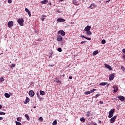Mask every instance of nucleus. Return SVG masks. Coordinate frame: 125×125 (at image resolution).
<instances>
[{"instance_id": "nucleus-55", "label": "nucleus", "mask_w": 125, "mask_h": 125, "mask_svg": "<svg viewBox=\"0 0 125 125\" xmlns=\"http://www.w3.org/2000/svg\"><path fill=\"white\" fill-rule=\"evenodd\" d=\"M111 0H108L106 1V2H109Z\"/></svg>"}, {"instance_id": "nucleus-17", "label": "nucleus", "mask_w": 125, "mask_h": 125, "mask_svg": "<svg viewBox=\"0 0 125 125\" xmlns=\"http://www.w3.org/2000/svg\"><path fill=\"white\" fill-rule=\"evenodd\" d=\"M26 12H27L28 15L29 17H31V12H30V10L28 9V8H25V9Z\"/></svg>"}, {"instance_id": "nucleus-7", "label": "nucleus", "mask_w": 125, "mask_h": 125, "mask_svg": "<svg viewBox=\"0 0 125 125\" xmlns=\"http://www.w3.org/2000/svg\"><path fill=\"white\" fill-rule=\"evenodd\" d=\"M8 26L9 27V28H11V27H13V21H9L8 22Z\"/></svg>"}, {"instance_id": "nucleus-46", "label": "nucleus", "mask_w": 125, "mask_h": 125, "mask_svg": "<svg viewBox=\"0 0 125 125\" xmlns=\"http://www.w3.org/2000/svg\"><path fill=\"white\" fill-rule=\"evenodd\" d=\"M121 69L123 70V71H124V70H125V67L122 66V67H121Z\"/></svg>"}, {"instance_id": "nucleus-14", "label": "nucleus", "mask_w": 125, "mask_h": 125, "mask_svg": "<svg viewBox=\"0 0 125 125\" xmlns=\"http://www.w3.org/2000/svg\"><path fill=\"white\" fill-rule=\"evenodd\" d=\"M90 29H91V27L89 25H87L84 29V31L85 32L87 31H90Z\"/></svg>"}, {"instance_id": "nucleus-24", "label": "nucleus", "mask_w": 125, "mask_h": 125, "mask_svg": "<svg viewBox=\"0 0 125 125\" xmlns=\"http://www.w3.org/2000/svg\"><path fill=\"white\" fill-rule=\"evenodd\" d=\"M24 116L26 118L27 121H30V117L28 114H25Z\"/></svg>"}, {"instance_id": "nucleus-57", "label": "nucleus", "mask_w": 125, "mask_h": 125, "mask_svg": "<svg viewBox=\"0 0 125 125\" xmlns=\"http://www.w3.org/2000/svg\"><path fill=\"white\" fill-rule=\"evenodd\" d=\"M34 109H36V106H33Z\"/></svg>"}, {"instance_id": "nucleus-26", "label": "nucleus", "mask_w": 125, "mask_h": 125, "mask_svg": "<svg viewBox=\"0 0 125 125\" xmlns=\"http://www.w3.org/2000/svg\"><path fill=\"white\" fill-rule=\"evenodd\" d=\"M55 79L56 80V83H61V81H59V79H58V78H55Z\"/></svg>"}, {"instance_id": "nucleus-23", "label": "nucleus", "mask_w": 125, "mask_h": 125, "mask_svg": "<svg viewBox=\"0 0 125 125\" xmlns=\"http://www.w3.org/2000/svg\"><path fill=\"white\" fill-rule=\"evenodd\" d=\"M40 95H44L45 94V93L43 91L40 90Z\"/></svg>"}, {"instance_id": "nucleus-47", "label": "nucleus", "mask_w": 125, "mask_h": 125, "mask_svg": "<svg viewBox=\"0 0 125 125\" xmlns=\"http://www.w3.org/2000/svg\"><path fill=\"white\" fill-rule=\"evenodd\" d=\"M122 51H123V53H125V49H123Z\"/></svg>"}, {"instance_id": "nucleus-48", "label": "nucleus", "mask_w": 125, "mask_h": 125, "mask_svg": "<svg viewBox=\"0 0 125 125\" xmlns=\"http://www.w3.org/2000/svg\"><path fill=\"white\" fill-rule=\"evenodd\" d=\"M53 64H49V67H53Z\"/></svg>"}, {"instance_id": "nucleus-27", "label": "nucleus", "mask_w": 125, "mask_h": 125, "mask_svg": "<svg viewBox=\"0 0 125 125\" xmlns=\"http://www.w3.org/2000/svg\"><path fill=\"white\" fill-rule=\"evenodd\" d=\"M2 82H4V79L3 78V77H1L0 78V83H1Z\"/></svg>"}, {"instance_id": "nucleus-56", "label": "nucleus", "mask_w": 125, "mask_h": 125, "mask_svg": "<svg viewBox=\"0 0 125 125\" xmlns=\"http://www.w3.org/2000/svg\"><path fill=\"white\" fill-rule=\"evenodd\" d=\"M38 42H40L41 41V39H38Z\"/></svg>"}, {"instance_id": "nucleus-51", "label": "nucleus", "mask_w": 125, "mask_h": 125, "mask_svg": "<svg viewBox=\"0 0 125 125\" xmlns=\"http://www.w3.org/2000/svg\"><path fill=\"white\" fill-rule=\"evenodd\" d=\"M99 103H100V104H103V102H102V101H100V102H99Z\"/></svg>"}, {"instance_id": "nucleus-5", "label": "nucleus", "mask_w": 125, "mask_h": 125, "mask_svg": "<svg viewBox=\"0 0 125 125\" xmlns=\"http://www.w3.org/2000/svg\"><path fill=\"white\" fill-rule=\"evenodd\" d=\"M114 78H115V73H112L109 75V79L110 81H113Z\"/></svg>"}, {"instance_id": "nucleus-53", "label": "nucleus", "mask_w": 125, "mask_h": 125, "mask_svg": "<svg viewBox=\"0 0 125 125\" xmlns=\"http://www.w3.org/2000/svg\"><path fill=\"white\" fill-rule=\"evenodd\" d=\"M1 108H2V106L1 104H0V109H1Z\"/></svg>"}, {"instance_id": "nucleus-18", "label": "nucleus", "mask_w": 125, "mask_h": 125, "mask_svg": "<svg viewBox=\"0 0 125 125\" xmlns=\"http://www.w3.org/2000/svg\"><path fill=\"white\" fill-rule=\"evenodd\" d=\"M92 34V33H91L90 31L89 30V31H86V36H91Z\"/></svg>"}, {"instance_id": "nucleus-49", "label": "nucleus", "mask_w": 125, "mask_h": 125, "mask_svg": "<svg viewBox=\"0 0 125 125\" xmlns=\"http://www.w3.org/2000/svg\"><path fill=\"white\" fill-rule=\"evenodd\" d=\"M69 80H72V79H73V77L72 76H69Z\"/></svg>"}, {"instance_id": "nucleus-32", "label": "nucleus", "mask_w": 125, "mask_h": 125, "mask_svg": "<svg viewBox=\"0 0 125 125\" xmlns=\"http://www.w3.org/2000/svg\"><path fill=\"white\" fill-rule=\"evenodd\" d=\"M15 123L16 125H21V123L18 122L17 121H15Z\"/></svg>"}, {"instance_id": "nucleus-60", "label": "nucleus", "mask_w": 125, "mask_h": 125, "mask_svg": "<svg viewBox=\"0 0 125 125\" xmlns=\"http://www.w3.org/2000/svg\"><path fill=\"white\" fill-rule=\"evenodd\" d=\"M93 125H97V124H94Z\"/></svg>"}, {"instance_id": "nucleus-1", "label": "nucleus", "mask_w": 125, "mask_h": 125, "mask_svg": "<svg viewBox=\"0 0 125 125\" xmlns=\"http://www.w3.org/2000/svg\"><path fill=\"white\" fill-rule=\"evenodd\" d=\"M114 113H115V109L113 108L109 112L108 118L109 119L114 116Z\"/></svg>"}, {"instance_id": "nucleus-62", "label": "nucleus", "mask_w": 125, "mask_h": 125, "mask_svg": "<svg viewBox=\"0 0 125 125\" xmlns=\"http://www.w3.org/2000/svg\"><path fill=\"white\" fill-rule=\"evenodd\" d=\"M50 4H51V3H50Z\"/></svg>"}, {"instance_id": "nucleus-54", "label": "nucleus", "mask_w": 125, "mask_h": 125, "mask_svg": "<svg viewBox=\"0 0 125 125\" xmlns=\"http://www.w3.org/2000/svg\"><path fill=\"white\" fill-rule=\"evenodd\" d=\"M99 123L100 124H101V123H102V122L101 121L99 120Z\"/></svg>"}, {"instance_id": "nucleus-31", "label": "nucleus", "mask_w": 125, "mask_h": 125, "mask_svg": "<svg viewBox=\"0 0 125 125\" xmlns=\"http://www.w3.org/2000/svg\"><path fill=\"white\" fill-rule=\"evenodd\" d=\"M52 125H57V121H56V120H55L54 122H53Z\"/></svg>"}, {"instance_id": "nucleus-41", "label": "nucleus", "mask_w": 125, "mask_h": 125, "mask_svg": "<svg viewBox=\"0 0 125 125\" xmlns=\"http://www.w3.org/2000/svg\"><path fill=\"white\" fill-rule=\"evenodd\" d=\"M86 42V41H82L81 42V44H83V43Z\"/></svg>"}, {"instance_id": "nucleus-29", "label": "nucleus", "mask_w": 125, "mask_h": 125, "mask_svg": "<svg viewBox=\"0 0 125 125\" xmlns=\"http://www.w3.org/2000/svg\"><path fill=\"white\" fill-rule=\"evenodd\" d=\"M102 44H105V43H106V40H103L102 41Z\"/></svg>"}, {"instance_id": "nucleus-13", "label": "nucleus", "mask_w": 125, "mask_h": 125, "mask_svg": "<svg viewBox=\"0 0 125 125\" xmlns=\"http://www.w3.org/2000/svg\"><path fill=\"white\" fill-rule=\"evenodd\" d=\"M62 40H63V38L62 37V36H58L57 38V41H58V42H62Z\"/></svg>"}, {"instance_id": "nucleus-44", "label": "nucleus", "mask_w": 125, "mask_h": 125, "mask_svg": "<svg viewBox=\"0 0 125 125\" xmlns=\"http://www.w3.org/2000/svg\"><path fill=\"white\" fill-rule=\"evenodd\" d=\"M8 3H11L12 2V0H8Z\"/></svg>"}, {"instance_id": "nucleus-58", "label": "nucleus", "mask_w": 125, "mask_h": 125, "mask_svg": "<svg viewBox=\"0 0 125 125\" xmlns=\"http://www.w3.org/2000/svg\"><path fill=\"white\" fill-rule=\"evenodd\" d=\"M63 0H60V1H63Z\"/></svg>"}, {"instance_id": "nucleus-2", "label": "nucleus", "mask_w": 125, "mask_h": 125, "mask_svg": "<svg viewBox=\"0 0 125 125\" xmlns=\"http://www.w3.org/2000/svg\"><path fill=\"white\" fill-rule=\"evenodd\" d=\"M18 23L20 24V26H24V20L23 19H19L18 20Z\"/></svg>"}, {"instance_id": "nucleus-38", "label": "nucleus", "mask_w": 125, "mask_h": 125, "mask_svg": "<svg viewBox=\"0 0 125 125\" xmlns=\"http://www.w3.org/2000/svg\"><path fill=\"white\" fill-rule=\"evenodd\" d=\"M0 115H5V113L3 112H0Z\"/></svg>"}, {"instance_id": "nucleus-40", "label": "nucleus", "mask_w": 125, "mask_h": 125, "mask_svg": "<svg viewBox=\"0 0 125 125\" xmlns=\"http://www.w3.org/2000/svg\"><path fill=\"white\" fill-rule=\"evenodd\" d=\"M37 95L38 96V98H39V99H41V96L39 95V93H37Z\"/></svg>"}, {"instance_id": "nucleus-3", "label": "nucleus", "mask_w": 125, "mask_h": 125, "mask_svg": "<svg viewBox=\"0 0 125 125\" xmlns=\"http://www.w3.org/2000/svg\"><path fill=\"white\" fill-rule=\"evenodd\" d=\"M28 94L30 97H33L35 95V92H34V91L31 90L29 91Z\"/></svg>"}, {"instance_id": "nucleus-15", "label": "nucleus", "mask_w": 125, "mask_h": 125, "mask_svg": "<svg viewBox=\"0 0 125 125\" xmlns=\"http://www.w3.org/2000/svg\"><path fill=\"white\" fill-rule=\"evenodd\" d=\"M105 68H107V69H109V71H111L112 67H111V66L107 64V63L104 64Z\"/></svg>"}, {"instance_id": "nucleus-42", "label": "nucleus", "mask_w": 125, "mask_h": 125, "mask_svg": "<svg viewBox=\"0 0 125 125\" xmlns=\"http://www.w3.org/2000/svg\"><path fill=\"white\" fill-rule=\"evenodd\" d=\"M95 90H96V89H93L92 90H91V92H94V91H95Z\"/></svg>"}, {"instance_id": "nucleus-8", "label": "nucleus", "mask_w": 125, "mask_h": 125, "mask_svg": "<svg viewBox=\"0 0 125 125\" xmlns=\"http://www.w3.org/2000/svg\"><path fill=\"white\" fill-rule=\"evenodd\" d=\"M118 99H119V100H120L121 101H124L125 98L124 96H117Z\"/></svg>"}, {"instance_id": "nucleus-12", "label": "nucleus", "mask_w": 125, "mask_h": 125, "mask_svg": "<svg viewBox=\"0 0 125 125\" xmlns=\"http://www.w3.org/2000/svg\"><path fill=\"white\" fill-rule=\"evenodd\" d=\"M57 22H65V20L62 18H59L57 20Z\"/></svg>"}, {"instance_id": "nucleus-34", "label": "nucleus", "mask_w": 125, "mask_h": 125, "mask_svg": "<svg viewBox=\"0 0 125 125\" xmlns=\"http://www.w3.org/2000/svg\"><path fill=\"white\" fill-rule=\"evenodd\" d=\"M58 51L59 52H62V49L61 48H58Z\"/></svg>"}, {"instance_id": "nucleus-20", "label": "nucleus", "mask_w": 125, "mask_h": 125, "mask_svg": "<svg viewBox=\"0 0 125 125\" xmlns=\"http://www.w3.org/2000/svg\"><path fill=\"white\" fill-rule=\"evenodd\" d=\"M114 92L116 93L118 92V87L117 86H113Z\"/></svg>"}, {"instance_id": "nucleus-10", "label": "nucleus", "mask_w": 125, "mask_h": 125, "mask_svg": "<svg viewBox=\"0 0 125 125\" xmlns=\"http://www.w3.org/2000/svg\"><path fill=\"white\" fill-rule=\"evenodd\" d=\"M89 7L91 8V9L93 8H95V7H97V5H96L94 3H92L90 6Z\"/></svg>"}, {"instance_id": "nucleus-21", "label": "nucleus", "mask_w": 125, "mask_h": 125, "mask_svg": "<svg viewBox=\"0 0 125 125\" xmlns=\"http://www.w3.org/2000/svg\"><path fill=\"white\" fill-rule=\"evenodd\" d=\"M4 96L6 97V98H9L10 97V95H9L8 93H6L4 94Z\"/></svg>"}, {"instance_id": "nucleus-39", "label": "nucleus", "mask_w": 125, "mask_h": 125, "mask_svg": "<svg viewBox=\"0 0 125 125\" xmlns=\"http://www.w3.org/2000/svg\"><path fill=\"white\" fill-rule=\"evenodd\" d=\"M84 94H90L89 91L85 92Z\"/></svg>"}, {"instance_id": "nucleus-35", "label": "nucleus", "mask_w": 125, "mask_h": 125, "mask_svg": "<svg viewBox=\"0 0 125 125\" xmlns=\"http://www.w3.org/2000/svg\"><path fill=\"white\" fill-rule=\"evenodd\" d=\"M11 67V68H14V67H15V64L12 63Z\"/></svg>"}, {"instance_id": "nucleus-6", "label": "nucleus", "mask_w": 125, "mask_h": 125, "mask_svg": "<svg viewBox=\"0 0 125 125\" xmlns=\"http://www.w3.org/2000/svg\"><path fill=\"white\" fill-rule=\"evenodd\" d=\"M72 3L74 5H76L77 6L80 5V3L77 0H73Z\"/></svg>"}, {"instance_id": "nucleus-30", "label": "nucleus", "mask_w": 125, "mask_h": 125, "mask_svg": "<svg viewBox=\"0 0 125 125\" xmlns=\"http://www.w3.org/2000/svg\"><path fill=\"white\" fill-rule=\"evenodd\" d=\"M80 121L84 123L85 122V119H84V118H82L80 119Z\"/></svg>"}, {"instance_id": "nucleus-45", "label": "nucleus", "mask_w": 125, "mask_h": 125, "mask_svg": "<svg viewBox=\"0 0 125 125\" xmlns=\"http://www.w3.org/2000/svg\"><path fill=\"white\" fill-rule=\"evenodd\" d=\"M42 17H43V18H46V15H42Z\"/></svg>"}, {"instance_id": "nucleus-61", "label": "nucleus", "mask_w": 125, "mask_h": 125, "mask_svg": "<svg viewBox=\"0 0 125 125\" xmlns=\"http://www.w3.org/2000/svg\"><path fill=\"white\" fill-rule=\"evenodd\" d=\"M71 24H74V22H71Z\"/></svg>"}, {"instance_id": "nucleus-9", "label": "nucleus", "mask_w": 125, "mask_h": 125, "mask_svg": "<svg viewBox=\"0 0 125 125\" xmlns=\"http://www.w3.org/2000/svg\"><path fill=\"white\" fill-rule=\"evenodd\" d=\"M58 34H61V35H62V36H65V32H64V31L63 30H59L58 31Z\"/></svg>"}, {"instance_id": "nucleus-16", "label": "nucleus", "mask_w": 125, "mask_h": 125, "mask_svg": "<svg viewBox=\"0 0 125 125\" xmlns=\"http://www.w3.org/2000/svg\"><path fill=\"white\" fill-rule=\"evenodd\" d=\"M41 3L42 4H46V3H48V0H43L41 1Z\"/></svg>"}, {"instance_id": "nucleus-36", "label": "nucleus", "mask_w": 125, "mask_h": 125, "mask_svg": "<svg viewBox=\"0 0 125 125\" xmlns=\"http://www.w3.org/2000/svg\"><path fill=\"white\" fill-rule=\"evenodd\" d=\"M99 96H100V94H97L95 96V98H97Z\"/></svg>"}, {"instance_id": "nucleus-59", "label": "nucleus", "mask_w": 125, "mask_h": 125, "mask_svg": "<svg viewBox=\"0 0 125 125\" xmlns=\"http://www.w3.org/2000/svg\"><path fill=\"white\" fill-rule=\"evenodd\" d=\"M89 92H90V93H92V92H91V91H89Z\"/></svg>"}, {"instance_id": "nucleus-37", "label": "nucleus", "mask_w": 125, "mask_h": 125, "mask_svg": "<svg viewBox=\"0 0 125 125\" xmlns=\"http://www.w3.org/2000/svg\"><path fill=\"white\" fill-rule=\"evenodd\" d=\"M40 19H41V20H42V21H44V19H46V18L42 17Z\"/></svg>"}, {"instance_id": "nucleus-22", "label": "nucleus", "mask_w": 125, "mask_h": 125, "mask_svg": "<svg viewBox=\"0 0 125 125\" xmlns=\"http://www.w3.org/2000/svg\"><path fill=\"white\" fill-rule=\"evenodd\" d=\"M107 83L106 82H103L102 83H101L99 84V85H103V86H104V85H106L107 84Z\"/></svg>"}, {"instance_id": "nucleus-52", "label": "nucleus", "mask_w": 125, "mask_h": 125, "mask_svg": "<svg viewBox=\"0 0 125 125\" xmlns=\"http://www.w3.org/2000/svg\"><path fill=\"white\" fill-rule=\"evenodd\" d=\"M1 120H3V117H0V121Z\"/></svg>"}, {"instance_id": "nucleus-28", "label": "nucleus", "mask_w": 125, "mask_h": 125, "mask_svg": "<svg viewBox=\"0 0 125 125\" xmlns=\"http://www.w3.org/2000/svg\"><path fill=\"white\" fill-rule=\"evenodd\" d=\"M86 117H89L90 116V111H88L86 114Z\"/></svg>"}, {"instance_id": "nucleus-50", "label": "nucleus", "mask_w": 125, "mask_h": 125, "mask_svg": "<svg viewBox=\"0 0 125 125\" xmlns=\"http://www.w3.org/2000/svg\"><path fill=\"white\" fill-rule=\"evenodd\" d=\"M123 58L125 60V55H123Z\"/></svg>"}, {"instance_id": "nucleus-25", "label": "nucleus", "mask_w": 125, "mask_h": 125, "mask_svg": "<svg viewBox=\"0 0 125 125\" xmlns=\"http://www.w3.org/2000/svg\"><path fill=\"white\" fill-rule=\"evenodd\" d=\"M96 54H98V50L94 51L93 53V55H96Z\"/></svg>"}, {"instance_id": "nucleus-11", "label": "nucleus", "mask_w": 125, "mask_h": 125, "mask_svg": "<svg viewBox=\"0 0 125 125\" xmlns=\"http://www.w3.org/2000/svg\"><path fill=\"white\" fill-rule=\"evenodd\" d=\"M82 39H85L87 41H91V38L85 37L84 35H81Z\"/></svg>"}, {"instance_id": "nucleus-33", "label": "nucleus", "mask_w": 125, "mask_h": 125, "mask_svg": "<svg viewBox=\"0 0 125 125\" xmlns=\"http://www.w3.org/2000/svg\"><path fill=\"white\" fill-rule=\"evenodd\" d=\"M17 120L18 122H21V117H17Z\"/></svg>"}, {"instance_id": "nucleus-4", "label": "nucleus", "mask_w": 125, "mask_h": 125, "mask_svg": "<svg viewBox=\"0 0 125 125\" xmlns=\"http://www.w3.org/2000/svg\"><path fill=\"white\" fill-rule=\"evenodd\" d=\"M116 119H117V116H114L113 117L111 118L110 119L111 124H114L115 121H116Z\"/></svg>"}, {"instance_id": "nucleus-43", "label": "nucleus", "mask_w": 125, "mask_h": 125, "mask_svg": "<svg viewBox=\"0 0 125 125\" xmlns=\"http://www.w3.org/2000/svg\"><path fill=\"white\" fill-rule=\"evenodd\" d=\"M43 119H42V117H40L39 119V121H42Z\"/></svg>"}, {"instance_id": "nucleus-19", "label": "nucleus", "mask_w": 125, "mask_h": 125, "mask_svg": "<svg viewBox=\"0 0 125 125\" xmlns=\"http://www.w3.org/2000/svg\"><path fill=\"white\" fill-rule=\"evenodd\" d=\"M28 102H30V99L27 97L26 98L25 102H24V104H27Z\"/></svg>"}]
</instances>
